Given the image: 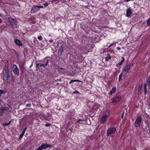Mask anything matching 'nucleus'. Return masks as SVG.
<instances>
[{
    "label": "nucleus",
    "instance_id": "1",
    "mask_svg": "<svg viewBox=\"0 0 150 150\" xmlns=\"http://www.w3.org/2000/svg\"><path fill=\"white\" fill-rule=\"evenodd\" d=\"M110 113L109 110H107L104 112L103 115L100 120V123L101 124H104L106 122L110 115Z\"/></svg>",
    "mask_w": 150,
    "mask_h": 150
},
{
    "label": "nucleus",
    "instance_id": "2",
    "mask_svg": "<svg viewBox=\"0 0 150 150\" xmlns=\"http://www.w3.org/2000/svg\"><path fill=\"white\" fill-rule=\"evenodd\" d=\"M116 127H110L107 131V135L109 136L112 134L114 133L116 130Z\"/></svg>",
    "mask_w": 150,
    "mask_h": 150
},
{
    "label": "nucleus",
    "instance_id": "3",
    "mask_svg": "<svg viewBox=\"0 0 150 150\" xmlns=\"http://www.w3.org/2000/svg\"><path fill=\"white\" fill-rule=\"evenodd\" d=\"M130 65H128L125 66L124 68L122 73L123 74V76L124 77H126L127 76V75L130 69Z\"/></svg>",
    "mask_w": 150,
    "mask_h": 150
},
{
    "label": "nucleus",
    "instance_id": "4",
    "mask_svg": "<svg viewBox=\"0 0 150 150\" xmlns=\"http://www.w3.org/2000/svg\"><path fill=\"white\" fill-rule=\"evenodd\" d=\"M12 71L15 74L18 76L19 75V71L17 66L15 64H13L12 67Z\"/></svg>",
    "mask_w": 150,
    "mask_h": 150
},
{
    "label": "nucleus",
    "instance_id": "5",
    "mask_svg": "<svg viewBox=\"0 0 150 150\" xmlns=\"http://www.w3.org/2000/svg\"><path fill=\"white\" fill-rule=\"evenodd\" d=\"M49 147H51V146L46 144H41L40 147H38L37 150H43Z\"/></svg>",
    "mask_w": 150,
    "mask_h": 150
},
{
    "label": "nucleus",
    "instance_id": "6",
    "mask_svg": "<svg viewBox=\"0 0 150 150\" xmlns=\"http://www.w3.org/2000/svg\"><path fill=\"white\" fill-rule=\"evenodd\" d=\"M4 76H9L10 75L9 70L8 66H5L3 71Z\"/></svg>",
    "mask_w": 150,
    "mask_h": 150
},
{
    "label": "nucleus",
    "instance_id": "7",
    "mask_svg": "<svg viewBox=\"0 0 150 150\" xmlns=\"http://www.w3.org/2000/svg\"><path fill=\"white\" fill-rule=\"evenodd\" d=\"M121 99V97L120 96H118L113 98L112 99V103L113 104H115L116 103L118 102Z\"/></svg>",
    "mask_w": 150,
    "mask_h": 150
},
{
    "label": "nucleus",
    "instance_id": "8",
    "mask_svg": "<svg viewBox=\"0 0 150 150\" xmlns=\"http://www.w3.org/2000/svg\"><path fill=\"white\" fill-rule=\"evenodd\" d=\"M142 119L140 117L137 118L135 122V126L136 127H138L140 125Z\"/></svg>",
    "mask_w": 150,
    "mask_h": 150
},
{
    "label": "nucleus",
    "instance_id": "9",
    "mask_svg": "<svg viewBox=\"0 0 150 150\" xmlns=\"http://www.w3.org/2000/svg\"><path fill=\"white\" fill-rule=\"evenodd\" d=\"M15 42L16 44H17L19 47L22 46H23L22 43L18 39H15Z\"/></svg>",
    "mask_w": 150,
    "mask_h": 150
},
{
    "label": "nucleus",
    "instance_id": "10",
    "mask_svg": "<svg viewBox=\"0 0 150 150\" xmlns=\"http://www.w3.org/2000/svg\"><path fill=\"white\" fill-rule=\"evenodd\" d=\"M39 10L38 8V6H34L31 9V13H34L35 12Z\"/></svg>",
    "mask_w": 150,
    "mask_h": 150
},
{
    "label": "nucleus",
    "instance_id": "11",
    "mask_svg": "<svg viewBox=\"0 0 150 150\" xmlns=\"http://www.w3.org/2000/svg\"><path fill=\"white\" fill-rule=\"evenodd\" d=\"M6 79V82L8 83H10L11 81L10 76H4Z\"/></svg>",
    "mask_w": 150,
    "mask_h": 150
},
{
    "label": "nucleus",
    "instance_id": "12",
    "mask_svg": "<svg viewBox=\"0 0 150 150\" xmlns=\"http://www.w3.org/2000/svg\"><path fill=\"white\" fill-rule=\"evenodd\" d=\"M125 60V58L123 57H122V59L120 61V62L118 63V64H117V66L118 67H120V65H121L123 63V62H124Z\"/></svg>",
    "mask_w": 150,
    "mask_h": 150
},
{
    "label": "nucleus",
    "instance_id": "13",
    "mask_svg": "<svg viewBox=\"0 0 150 150\" xmlns=\"http://www.w3.org/2000/svg\"><path fill=\"white\" fill-rule=\"evenodd\" d=\"M116 87H113L112 90L109 92V94L110 95H111L112 93H115L116 91Z\"/></svg>",
    "mask_w": 150,
    "mask_h": 150
},
{
    "label": "nucleus",
    "instance_id": "14",
    "mask_svg": "<svg viewBox=\"0 0 150 150\" xmlns=\"http://www.w3.org/2000/svg\"><path fill=\"white\" fill-rule=\"evenodd\" d=\"M11 24L13 27L16 28L17 27V23L16 21V20L14 21Z\"/></svg>",
    "mask_w": 150,
    "mask_h": 150
},
{
    "label": "nucleus",
    "instance_id": "15",
    "mask_svg": "<svg viewBox=\"0 0 150 150\" xmlns=\"http://www.w3.org/2000/svg\"><path fill=\"white\" fill-rule=\"evenodd\" d=\"M131 13V9L128 8L127 9V11L126 15L127 16L129 17L130 16Z\"/></svg>",
    "mask_w": 150,
    "mask_h": 150
},
{
    "label": "nucleus",
    "instance_id": "16",
    "mask_svg": "<svg viewBox=\"0 0 150 150\" xmlns=\"http://www.w3.org/2000/svg\"><path fill=\"white\" fill-rule=\"evenodd\" d=\"M48 60H47L46 61V63L45 64H40V67H46L48 65Z\"/></svg>",
    "mask_w": 150,
    "mask_h": 150
},
{
    "label": "nucleus",
    "instance_id": "17",
    "mask_svg": "<svg viewBox=\"0 0 150 150\" xmlns=\"http://www.w3.org/2000/svg\"><path fill=\"white\" fill-rule=\"evenodd\" d=\"M4 112L5 110H8L9 109V108L8 107H3L0 108Z\"/></svg>",
    "mask_w": 150,
    "mask_h": 150
},
{
    "label": "nucleus",
    "instance_id": "18",
    "mask_svg": "<svg viewBox=\"0 0 150 150\" xmlns=\"http://www.w3.org/2000/svg\"><path fill=\"white\" fill-rule=\"evenodd\" d=\"M74 82H81V81L78 80H71L69 82V84H71L72 83Z\"/></svg>",
    "mask_w": 150,
    "mask_h": 150
},
{
    "label": "nucleus",
    "instance_id": "19",
    "mask_svg": "<svg viewBox=\"0 0 150 150\" xmlns=\"http://www.w3.org/2000/svg\"><path fill=\"white\" fill-rule=\"evenodd\" d=\"M8 20L9 22L11 23L14 22V21L15 20L14 19L11 18H8Z\"/></svg>",
    "mask_w": 150,
    "mask_h": 150
},
{
    "label": "nucleus",
    "instance_id": "20",
    "mask_svg": "<svg viewBox=\"0 0 150 150\" xmlns=\"http://www.w3.org/2000/svg\"><path fill=\"white\" fill-rule=\"evenodd\" d=\"M111 58V57L110 55L108 54L107 56L105 57V60L106 61H108V60Z\"/></svg>",
    "mask_w": 150,
    "mask_h": 150
},
{
    "label": "nucleus",
    "instance_id": "21",
    "mask_svg": "<svg viewBox=\"0 0 150 150\" xmlns=\"http://www.w3.org/2000/svg\"><path fill=\"white\" fill-rule=\"evenodd\" d=\"M24 134V131H23L22 132V133L20 135V136L19 137V139H21L22 138Z\"/></svg>",
    "mask_w": 150,
    "mask_h": 150
},
{
    "label": "nucleus",
    "instance_id": "22",
    "mask_svg": "<svg viewBox=\"0 0 150 150\" xmlns=\"http://www.w3.org/2000/svg\"><path fill=\"white\" fill-rule=\"evenodd\" d=\"M123 73H122L121 74H120L119 75V81H120L122 79V76L123 75Z\"/></svg>",
    "mask_w": 150,
    "mask_h": 150
},
{
    "label": "nucleus",
    "instance_id": "23",
    "mask_svg": "<svg viewBox=\"0 0 150 150\" xmlns=\"http://www.w3.org/2000/svg\"><path fill=\"white\" fill-rule=\"evenodd\" d=\"M147 25H150V18L147 20Z\"/></svg>",
    "mask_w": 150,
    "mask_h": 150
},
{
    "label": "nucleus",
    "instance_id": "24",
    "mask_svg": "<svg viewBox=\"0 0 150 150\" xmlns=\"http://www.w3.org/2000/svg\"><path fill=\"white\" fill-rule=\"evenodd\" d=\"M38 38L40 40H42L43 38L41 36H40L38 37Z\"/></svg>",
    "mask_w": 150,
    "mask_h": 150
},
{
    "label": "nucleus",
    "instance_id": "25",
    "mask_svg": "<svg viewBox=\"0 0 150 150\" xmlns=\"http://www.w3.org/2000/svg\"><path fill=\"white\" fill-rule=\"evenodd\" d=\"M147 83L150 86V78H149L147 80Z\"/></svg>",
    "mask_w": 150,
    "mask_h": 150
},
{
    "label": "nucleus",
    "instance_id": "26",
    "mask_svg": "<svg viewBox=\"0 0 150 150\" xmlns=\"http://www.w3.org/2000/svg\"><path fill=\"white\" fill-rule=\"evenodd\" d=\"M4 112L0 109V116L1 115L4 113Z\"/></svg>",
    "mask_w": 150,
    "mask_h": 150
},
{
    "label": "nucleus",
    "instance_id": "27",
    "mask_svg": "<svg viewBox=\"0 0 150 150\" xmlns=\"http://www.w3.org/2000/svg\"><path fill=\"white\" fill-rule=\"evenodd\" d=\"M142 90V88L141 87H140V86H139L138 87V90L139 92H140Z\"/></svg>",
    "mask_w": 150,
    "mask_h": 150
},
{
    "label": "nucleus",
    "instance_id": "28",
    "mask_svg": "<svg viewBox=\"0 0 150 150\" xmlns=\"http://www.w3.org/2000/svg\"><path fill=\"white\" fill-rule=\"evenodd\" d=\"M63 51V50L62 49H59V53H61Z\"/></svg>",
    "mask_w": 150,
    "mask_h": 150
},
{
    "label": "nucleus",
    "instance_id": "29",
    "mask_svg": "<svg viewBox=\"0 0 150 150\" xmlns=\"http://www.w3.org/2000/svg\"><path fill=\"white\" fill-rule=\"evenodd\" d=\"M31 105V104L30 103L27 104L26 105V106L27 107H29Z\"/></svg>",
    "mask_w": 150,
    "mask_h": 150
},
{
    "label": "nucleus",
    "instance_id": "30",
    "mask_svg": "<svg viewBox=\"0 0 150 150\" xmlns=\"http://www.w3.org/2000/svg\"><path fill=\"white\" fill-rule=\"evenodd\" d=\"M73 93H74V94H75V93L79 94V93L78 91H76L75 92H74Z\"/></svg>",
    "mask_w": 150,
    "mask_h": 150
},
{
    "label": "nucleus",
    "instance_id": "31",
    "mask_svg": "<svg viewBox=\"0 0 150 150\" xmlns=\"http://www.w3.org/2000/svg\"><path fill=\"white\" fill-rule=\"evenodd\" d=\"M84 120H78L77 121V122L78 123L79 122H83L84 121Z\"/></svg>",
    "mask_w": 150,
    "mask_h": 150
},
{
    "label": "nucleus",
    "instance_id": "32",
    "mask_svg": "<svg viewBox=\"0 0 150 150\" xmlns=\"http://www.w3.org/2000/svg\"><path fill=\"white\" fill-rule=\"evenodd\" d=\"M45 126L46 127H47L50 126H51V125L50 124H46L45 125Z\"/></svg>",
    "mask_w": 150,
    "mask_h": 150
},
{
    "label": "nucleus",
    "instance_id": "33",
    "mask_svg": "<svg viewBox=\"0 0 150 150\" xmlns=\"http://www.w3.org/2000/svg\"><path fill=\"white\" fill-rule=\"evenodd\" d=\"M43 5L45 6H48V4L47 3H44L43 4Z\"/></svg>",
    "mask_w": 150,
    "mask_h": 150
},
{
    "label": "nucleus",
    "instance_id": "34",
    "mask_svg": "<svg viewBox=\"0 0 150 150\" xmlns=\"http://www.w3.org/2000/svg\"><path fill=\"white\" fill-rule=\"evenodd\" d=\"M38 6V8L39 10V9L40 8H43V6Z\"/></svg>",
    "mask_w": 150,
    "mask_h": 150
},
{
    "label": "nucleus",
    "instance_id": "35",
    "mask_svg": "<svg viewBox=\"0 0 150 150\" xmlns=\"http://www.w3.org/2000/svg\"><path fill=\"white\" fill-rule=\"evenodd\" d=\"M144 90L146 89V84H145L144 85Z\"/></svg>",
    "mask_w": 150,
    "mask_h": 150
},
{
    "label": "nucleus",
    "instance_id": "36",
    "mask_svg": "<svg viewBox=\"0 0 150 150\" xmlns=\"http://www.w3.org/2000/svg\"><path fill=\"white\" fill-rule=\"evenodd\" d=\"M144 92L145 94L146 95L147 94V89L146 90H144Z\"/></svg>",
    "mask_w": 150,
    "mask_h": 150
},
{
    "label": "nucleus",
    "instance_id": "37",
    "mask_svg": "<svg viewBox=\"0 0 150 150\" xmlns=\"http://www.w3.org/2000/svg\"><path fill=\"white\" fill-rule=\"evenodd\" d=\"M114 43H113L110 45L108 47H111Z\"/></svg>",
    "mask_w": 150,
    "mask_h": 150
},
{
    "label": "nucleus",
    "instance_id": "38",
    "mask_svg": "<svg viewBox=\"0 0 150 150\" xmlns=\"http://www.w3.org/2000/svg\"><path fill=\"white\" fill-rule=\"evenodd\" d=\"M117 50H121V48L119 47H117Z\"/></svg>",
    "mask_w": 150,
    "mask_h": 150
},
{
    "label": "nucleus",
    "instance_id": "39",
    "mask_svg": "<svg viewBox=\"0 0 150 150\" xmlns=\"http://www.w3.org/2000/svg\"><path fill=\"white\" fill-rule=\"evenodd\" d=\"M57 1V0H53L52 1V2H53V3H54L55 2H56V1Z\"/></svg>",
    "mask_w": 150,
    "mask_h": 150
},
{
    "label": "nucleus",
    "instance_id": "40",
    "mask_svg": "<svg viewBox=\"0 0 150 150\" xmlns=\"http://www.w3.org/2000/svg\"><path fill=\"white\" fill-rule=\"evenodd\" d=\"M39 63H38L37 64H36V67H38V66H39Z\"/></svg>",
    "mask_w": 150,
    "mask_h": 150
},
{
    "label": "nucleus",
    "instance_id": "41",
    "mask_svg": "<svg viewBox=\"0 0 150 150\" xmlns=\"http://www.w3.org/2000/svg\"><path fill=\"white\" fill-rule=\"evenodd\" d=\"M52 41H53L52 40H51H51H50V41H49V42H51H51H52Z\"/></svg>",
    "mask_w": 150,
    "mask_h": 150
},
{
    "label": "nucleus",
    "instance_id": "42",
    "mask_svg": "<svg viewBox=\"0 0 150 150\" xmlns=\"http://www.w3.org/2000/svg\"><path fill=\"white\" fill-rule=\"evenodd\" d=\"M26 129H27V128L26 127L25 128L24 130L23 131H24V132H25V131L26 130Z\"/></svg>",
    "mask_w": 150,
    "mask_h": 150
},
{
    "label": "nucleus",
    "instance_id": "43",
    "mask_svg": "<svg viewBox=\"0 0 150 150\" xmlns=\"http://www.w3.org/2000/svg\"><path fill=\"white\" fill-rule=\"evenodd\" d=\"M124 112H123V113L122 114V118H123V114H124Z\"/></svg>",
    "mask_w": 150,
    "mask_h": 150
},
{
    "label": "nucleus",
    "instance_id": "44",
    "mask_svg": "<svg viewBox=\"0 0 150 150\" xmlns=\"http://www.w3.org/2000/svg\"><path fill=\"white\" fill-rule=\"evenodd\" d=\"M9 123H8V124H6L5 125H6V126H8V125H9Z\"/></svg>",
    "mask_w": 150,
    "mask_h": 150
},
{
    "label": "nucleus",
    "instance_id": "45",
    "mask_svg": "<svg viewBox=\"0 0 150 150\" xmlns=\"http://www.w3.org/2000/svg\"><path fill=\"white\" fill-rule=\"evenodd\" d=\"M2 22V20L0 18V23H1Z\"/></svg>",
    "mask_w": 150,
    "mask_h": 150
},
{
    "label": "nucleus",
    "instance_id": "46",
    "mask_svg": "<svg viewBox=\"0 0 150 150\" xmlns=\"http://www.w3.org/2000/svg\"><path fill=\"white\" fill-rule=\"evenodd\" d=\"M139 86H140V87H142V86H140V85H139Z\"/></svg>",
    "mask_w": 150,
    "mask_h": 150
},
{
    "label": "nucleus",
    "instance_id": "47",
    "mask_svg": "<svg viewBox=\"0 0 150 150\" xmlns=\"http://www.w3.org/2000/svg\"><path fill=\"white\" fill-rule=\"evenodd\" d=\"M9 148L11 149V147H9Z\"/></svg>",
    "mask_w": 150,
    "mask_h": 150
}]
</instances>
